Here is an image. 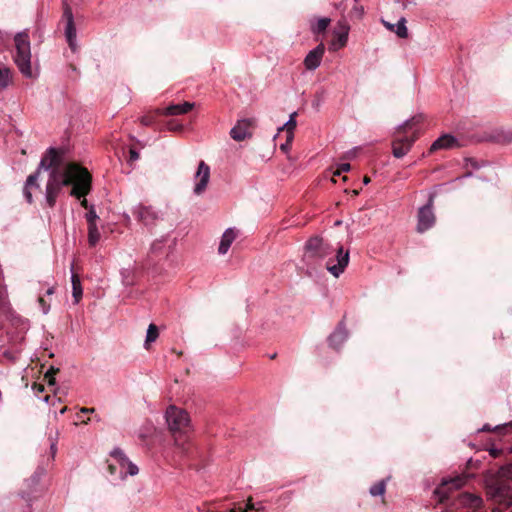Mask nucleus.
Here are the masks:
<instances>
[{
    "label": "nucleus",
    "mask_w": 512,
    "mask_h": 512,
    "mask_svg": "<svg viewBox=\"0 0 512 512\" xmlns=\"http://www.w3.org/2000/svg\"><path fill=\"white\" fill-rule=\"evenodd\" d=\"M72 184L71 195L81 198L88 194L91 176L88 171L77 164L70 163L65 169H54L49 174L46 184L45 199L49 207H53L64 186Z\"/></svg>",
    "instance_id": "obj_1"
},
{
    "label": "nucleus",
    "mask_w": 512,
    "mask_h": 512,
    "mask_svg": "<svg viewBox=\"0 0 512 512\" xmlns=\"http://www.w3.org/2000/svg\"><path fill=\"white\" fill-rule=\"evenodd\" d=\"M305 257L326 259V268L334 276L339 277L349 263V251L342 245H333L319 236L311 237L305 244Z\"/></svg>",
    "instance_id": "obj_2"
},
{
    "label": "nucleus",
    "mask_w": 512,
    "mask_h": 512,
    "mask_svg": "<svg viewBox=\"0 0 512 512\" xmlns=\"http://www.w3.org/2000/svg\"><path fill=\"white\" fill-rule=\"evenodd\" d=\"M166 423L174 436L175 447L181 455L188 451L187 440L182 438L189 431L190 419L187 412L175 406H169L165 413Z\"/></svg>",
    "instance_id": "obj_3"
},
{
    "label": "nucleus",
    "mask_w": 512,
    "mask_h": 512,
    "mask_svg": "<svg viewBox=\"0 0 512 512\" xmlns=\"http://www.w3.org/2000/svg\"><path fill=\"white\" fill-rule=\"evenodd\" d=\"M14 42V62L25 77L31 78L33 76L31 67L32 55L28 33L25 31L17 33L14 37Z\"/></svg>",
    "instance_id": "obj_4"
},
{
    "label": "nucleus",
    "mask_w": 512,
    "mask_h": 512,
    "mask_svg": "<svg viewBox=\"0 0 512 512\" xmlns=\"http://www.w3.org/2000/svg\"><path fill=\"white\" fill-rule=\"evenodd\" d=\"M490 494L499 503L512 505V466L501 469L499 479L490 487Z\"/></svg>",
    "instance_id": "obj_5"
},
{
    "label": "nucleus",
    "mask_w": 512,
    "mask_h": 512,
    "mask_svg": "<svg viewBox=\"0 0 512 512\" xmlns=\"http://www.w3.org/2000/svg\"><path fill=\"white\" fill-rule=\"evenodd\" d=\"M68 164L69 163L62 165L61 156L58 151L54 148H49L46 154L42 157L37 170H39V172L42 170H50L51 172L56 168L65 169Z\"/></svg>",
    "instance_id": "obj_6"
},
{
    "label": "nucleus",
    "mask_w": 512,
    "mask_h": 512,
    "mask_svg": "<svg viewBox=\"0 0 512 512\" xmlns=\"http://www.w3.org/2000/svg\"><path fill=\"white\" fill-rule=\"evenodd\" d=\"M350 26L345 20H340L337 23L336 29L333 31L334 39L331 42L330 49L337 51L346 46L348 42Z\"/></svg>",
    "instance_id": "obj_7"
},
{
    "label": "nucleus",
    "mask_w": 512,
    "mask_h": 512,
    "mask_svg": "<svg viewBox=\"0 0 512 512\" xmlns=\"http://www.w3.org/2000/svg\"><path fill=\"white\" fill-rule=\"evenodd\" d=\"M209 179L210 167L204 161H200L194 176L195 185L193 191L196 195H201L206 190Z\"/></svg>",
    "instance_id": "obj_8"
},
{
    "label": "nucleus",
    "mask_w": 512,
    "mask_h": 512,
    "mask_svg": "<svg viewBox=\"0 0 512 512\" xmlns=\"http://www.w3.org/2000/svg\"><path fill=\"white\" fill-rule=\"evenodd\" d=\"M467 481L466 476H456L454 478H443L441 485L436 488L435 493L439 496V499L443 501L448 497V491L452 489L461 488Z\"/></svg>",
    "instance_id": "obj_9"
},
{
    "label": "nucleus",
    "mask_w": 512,
    "mask_h": 512,
    "mask_svg": "<svg viewBox=\"0 0 512 512\" xmlns=\"http://www.w3.org/2000/svg\"><path fill=\"white\" fill-rule=\"evenodd\" d=\"M435 216L432 210V199L429 203L419 209L417 230L424 232L434 225Z\"/></svg>",
    "instance_id": "obj_10"
},
{
    "label": "nucleus",
    "mask_w": 512,
    "mask_h": 512,
    "mask_svg": "<svg viewBox=\"0 0 512 512\" xmlns=\"http://www.w3.org/2000/svg\"><path fill=\"white\" fill-rule=\"evenodd\" d=\"M415 136H398L392 144V152L394 157L402 158L404 157L411 149L412 144L415 141Z\"/></svg>",
    "instance_id": "obj_11"
},
{
    "label": "nucleus",
    "mask_w": 512,
    "mask_h": 512,
    "mask_svg": "<svg viewBox=\"0 0 512 512\" xmlns=\"http://www.w3.org/2000/svg\"><path fill=\"white\" fill-rule=\"evenodd\" d=\"M324 53V44L321 43L318 46H316L306 55L304 59L305 68L310 71L316 70L321 64Z\"/></svg>",
    "instance_id": "obj_12"
},
{
    "label": "nucleus",
    "mask_w": 512,
    "mask_h": 512,
    "mask_svg": "<svg viewBox=\"0 0 512 512\" xmlns=\"http://www.w3.org/2000/svg\"><path fill=\"white\" fill-rule=\"evenodd\" d=\"M133 215L146 226L152 225L158 219V214L152 207L141 204L134 207Z\"/></svg>",
    "instance_id": "obj_13"
},
{
    "label": "nucleus",
    "mask_w": 512,
    "mask_h": 512,
    "mask_svg": "<svg viewBox=\"0 0 512 512\" xmlns=\"http://www.w3.org/2000/svg\"><path fill=\"white\" fill-rule=\"evenodd\" d=\"M40 173L39 170H36L33 174L29 175L25 181L23 195L29 204L33 202V192L41 190L39 183Z\"/></svg>",
    "instance_id": "obj_14"
},
{
    "label": "nucleus",
    "mask_w": 512,
    "mask_h": 512,
    "mask_svg": "<svg viewBox=\"0 0 512 512\" xmlns=\"http://www.w3.org/2000/svg\"><path fill=\"white\" fill-rule=\"evenodd\" d=\"M112 456L115 457L119 462L121 467V473L124 474V476H135L138 474V467L134 463H132L121 450H114L112 452Z\"/></svg>",
    "instance_id": "obj_15"
},
{
    "label": "nucleus",
    "mask_w": 512,
    "mask_h": 512,
    "mask_svg": "<svg viewBox=\"0 0 512 512\" xmlns=\"http://www.w3.org/2000/svg\"><path fill=\"white\" fill-rule=\"evenodd\" d=\"M64 17L67 20L65 35L68 41L69 46L72 50L76 48V28L74 26L73 13L69 6H66L64 9Z\"/></svg>",
    "instance_id": "obj_16"
},
{
    "label": "nucleus",
    "mask_w": 512,
    "mask_h": 512,
    "mask_svg": "<svg viewBox=\"0 0 512 512\" xmlns=\"http://www.w3.org/2000/svg\"><path fill=\"white\" fill-rule=\"evenodd\" d=\"M251 121L248 119L239 120L236 125L231 129L230 136L235 141H243L251 135L250 132Z\"/></svg>",
    "instance_id": "obj_17"
},
{
    "label": "nucleus",
    "mask_w": 512,
    "mask_h": 512,
    "mask_svg": "<svg viewBox=\"0 0 512 512\" xmlns=\"http://www.w3.org/2000/svg\"><path fill=\"white\" fill-rule=\"evenodd\" d=\"M194 107V103L184 102L179 104H172L164 109H156L157 114L166 116H176L188 113Z\"/></svg>",
    "instance_id": "obj_18"
},
{
    "label": "nucleus",
    "mask_w": 512,
    "mask_h": 512,
    "mask_svg": "<svg viewBox=\"0 0 512 512\" xmlns=\"http://www.w3.org/2000/svg\"><path fill=\"white\" fill-rule=\"evenodd\" d=\"M237 235L238 232L234 228H228L224 231L218 247V253L220 255H225L229 251V248L237 238Z\"/></svg>",
    "instance_id": "obj_19"
},
{
    "label": "nucleus",
    "mask_w": 512,
    "mask_h": 512,
    "mask_svg": "<svg viewBox=\"0 0 512 512\" xmlns=\"http://www.w3.org/2000/svg\"><path fill=\"white\" fill-rule=\"evenodd\" d=\"M458 146L457 139L449 134L442 135L433 142L430 147V151H436L439 149H451Z\"/></svg>",
    "instance_id": "obj_20"
},
{
    "label": "nucleus",
    "mask_w": 512,
    "mask_h": 512,
    "mask_svg": "<svg viewBox=\"0 0 512 512\" xmlns=\"http://www.w3.org/2000/svg\"><path fill=\"white\" fill-rule=\"evenodd\" d=\"M348 338V333L343 324H339L329 337V343L334 348H339Z\"/></svg>",
    "instance_id": "obj_21"
},
{
    "label": "nucleus",
    "mask_w": 512,
    "mask_h": 512,
    "mask_svg": "<svg viewBox=\"0 0 512 512\" xmlns=\"http://www.w3.org/2000/svg\"><path fill=\"white\" fill-rule=\"evenodd\" d=\"M296 116L297 112H293L290 114L289 119L287 122L283 124L280 128H278V132H285V134H288V141L293 140L294 138V130L296 128L297 122H296Z\"/></svg>",
    "instance_id": "obj_22"
},
{
    "label": "nucleus",
    "mask_w": 512,
    "mask_h": 512,
    "mask_svg": "<svg viewBox=\"0 0 512 512\" xmlns=\"http://www.w3.org/2000/svg\"><path fill=\"white\" fill-rule=\"evenodd\" d=\"M71 271H73V264L71 265ZM71 283H72V295L74 298V302L78 303L82 298L83 290L81 285V280L77 274L72 272L71 275Z\"/></svg>",
    "instance_id": "obj_23"
},
{
    "label": "nucleus",
    "mask_w": 512,
    "mask_h": 512,
    "mask_svg": "<svg viewBox=\"0 0 512 512\" xmlns=\"http://www.w3.org/2000/svg\"><path fill=\"white\" fill-rule=\"evenodd\" d=\"M11 82V70L3 62L0 61V91L6 89Z\"/></svg>",
    "instance_id": "obj_24"
},
{
    "label": "nucleus",
    "mask_w": 512,
    "mask_h": 512,
    "mask_svg": "<svg viewBox=\"0 0 512 512\" xmlns=\"http://www.w3.org/2000/svg\"><path fill=\"white\" fill-rule=\"evenodd\" d=\"M461 503L470 508L477 509L482 505V498L475 494L464 493L461 495Z\"/></svg>",
    "instance_id": "obj_25"
},
{
    "label": "nucleus",
    "mask_w": 512,
    "mask_h": 512,
    "mask_svg": "<svg viewBox=\"0 0 512 512\" xmlns=\"http://www.w3.org/2000/svg\"><path fill=\"white\" fill-rule=\"evenodd\" d=\"M100 232L97 224L88 225V242L90 246H95L100 240Z\"/></svg>",
    "instance_id": "obj_26"
},
{
    "label": "nucleus",
    "mask_w": 512,
    "mask_h": 512,
    "mask_svg": "<svg viewBox=\"0 0 512 512\" xmlns=\"http://www.w3.org/2000/svg\"><path fill=\"white\" fill-rule=\"evenodd\" d=\"M158 335V327L155 324H150L146 333L145 347L148 348L151 343L155 342Z\"/></svg>",
    "instance_id": "obj_27"
},
{
    "label": "nucleus",
    "mask_w": 512,
    "mask_h": 512,
    "mask_svg": "<svg viewBox=\"0 0 512 512\" xmlns=\"http://www.w3.org/2000/svg\"><path fill=\"white\" fill-rule=\"evenodd\" d=\"M393 32H395L397 34V36L400 37V38H407L408 30H407V27H406V20H405V18H401L397 22V24L394 27Z\"/></svg>",
    "instance_id": "obj_28"
},
{
    "label": "nucleus",
    "mask_w": 512,
    "mask_h": 512,
    "mask_svg": "<svg viewBox=\"0 0 512 512\" xmlns=\"http://www.w3.org/2000/svg\"><path fill=\"white\" fill-rule=\"evenodd\" d=\"M386 482L381 480L370 487V494L372 496H381L385 493Z\"/></svg>",
    "instance_id": "obj_29"
},
{
    "label": "nucleus",
    "mask_w": 512,
    "mask_h": 512,
    "mask_svg": "<svg viewBox=\"0 0 512 512\" xmlns=\"http://www.w3.org/2000/svg\"><path fill=\"white\" fill-rule=\"evenodd\" d=\"M330 24L329 18H320L317 23L313 26V32L321 33L324 32Z\"/></svg>",
    "instance_id": "obj_30"
},
{
    "label": "nucleus",
    "mask_w": 512,
    "mask_h": 512,
    "mask_svg": "<svg viewBox=\"0 0 512 512\" xmlns=\"http://www.w3.org/2000/svg\"><path fill=\"white\" fill-rule=\"evenodd\" d=\"M155 115H158L155 111L152 114L144 115L140 118V122L144 126H151L155 122Z\"/></svg>",
    "instance_id": "obj_31"
},
{
    "label": "nucleus",
    "mask_w": 512,
    "mask_h": 512,
    "mask_svg": "<svg viewBox=\"0 0 512 512\" xmlns=\"http://www.w3.org/2000/svg\"><path fill=\"white\" fill-rule=\"evenodd\" d=\"M97 219H98V215L96 214L94 209H91L86 214V220H87L88 225L96 224Z\"/></svg>",
    "instance_id": "obj_32"
},
{
    "label": "nucleus",
    "mask_w": 512,
    "mask_h": 512,
    "mask_svg": "<svg viewBox=\"0 0 512 512\" xmlns=\"http://www.w3.org/2000/svg\"><path fill=\"white\" fill-rule=\"evenodd\" d=\"M351 166L349 163H342L338 166L337 171L334 173L335 176H339L344 172H348L350 170Z\"/></svg>",
    "instance_id": "obj_33"
},
{
    "label": "nucleus",
    "mask_w": 512,
    "mask_h": 512,
    "mask_svg": "<svg viewBox=\"0 0 512 512\" xmlns=\"http://www.w3.org/2000/svg\"><path fill=\"white\" fill-rule=\"evenodd\" d=\"M38 303L41 306L43 314H47L50 310V304L46 303V301L42 297H39Z\"/></svg>",
    "instance_id": "obj_34"
},
{
    "label": "nucleus",
    "mask_w": 512,
    "mask_h": 512,
    "mask_svg": "<svg viewBox=\"0 0 512 512\" xmlns=\"http://www.w3.org/2000/svg\"><path fill=\"white\" fill-rule=\"evenodd\" d=\"M162 245H163V240H157V241L153 242L151 245L152 252H158L159 250H161Z\"/></svg>",
    "instance_id": "obj_35"
},
{
    "label": "nucleus",
    "mask_w": 512,
    "mask_h": 512,
    "mask_svg": "<svg viewBox=\"0 0 512 512\" xmlns=\"http://www.w3.org/2000/svg\"><path fill=\"white\" fill-rule=\"evenodd\" d=\"M293 140L288 141V134H286V141L285 143L280 145V149L284 152H287L290 149L291 143Z\"/></svg>",
    "instance_id": "obj_36"
},
{
    "label": "nucleus",
    "mask_w": 512,
    "mask_h": 512,
    "mask_svg": "<svg viewBox=\"0 0 512 512\" xmlns=\"http://www.w3.org/2000/svg\"><path fill=\"white\" fill-rule=\"evenodd\" d=\"M413 121H414L413 119L406 121L403 125H401L399 127L398 133H400L401 130H403L405 132L406 129L411 127V125L413 124Z\"/></svg>",
    "instance_id": "obj_37"
},
{
    "label": "nucleus",
    "mask_w": 512,
    "mask_h": 512,
    "mask_svg": "<svg viewBox=\"0 0 512 512\" xmlns=\"http://www.w3.org/2000/svg\"><path fill=\"white\" fill-rule=\"evenodd\" d=\"M512 430V422L508 423V424H504V425H501V426H496L495 427V430H499V431H502V430Z\"/></svg>",
    "instance_id": "obj_38"
},
{
    "label": "nucleus",
    "mask_w": 512,
    "mask_h": 512,
    "mask_svg": "<svg viewBox=\"0 0 512 512\" xmlns=\"http://www.w3.org/2000/svg\"><path fill=\"white\" fill-rule=\"evenodd\" d=\"M139 159V153L133 149L130 150V160L136 161Z\"/></svg>",
    "instance_id": "obj_39"
},
{
    "label": "nucleus",
    "mask_w": 512,
    "mask_h": 512,
    "mask_svg": "<svg viewBox=\"0 0 512 512\" xmlns=\"http://www.w3.org/2000/svg\"><path fill=\"white\" fill-rule=\"evenodd\" d=\"M167 127L169 130H181L182 129L181 125H174L172 122L168 123Z\"/></svg>",
    "instance_id": "obj_40"
},
{
    "label": "nucleus",
    "mask_w": 512,
    "mask_h": 512,
    "mask_svg": "<svg viewBox=\"0 0 512 512\" xmlns=\"http://www.w3.org/2000/svg\"><path fill=\"white\" fill-rule=\"evenodd\" d=\"M353 10L360 16L364 13V8L362 6H356L353 8Z\"/></svg>",
    "instance_id": "obj_41"
},
{
    "label": "nucleus",
    "mask_w": 512,
    "mask_h": 512,
    "mask_svg": "<svg viewBox=\"0 0 512 512\" xmlns=\"http://www.w3.org/2000/svg\"><path fill=\"white\" fill-rule=\"evenodd\" d=\"M383 24L385 27H387L389 30L393 31L394 30V27L395 25L394 24H391L389 22H386V21H383Z\"/></svg>",
    "instance_id": "obj_42"
},
{
    "label": "nucleus",
    "mask_w": 512,
    "mask_h": 512,
    "mask_svg": "<svg viewBox=\"0 0 512 512\" xmlns=\"http://www.w3.org/2000/svg\"><path fill=\"white\" fill-rule=\"evenodd\" d=\"M93 411H94V409H93V408H82V409L80 410V412H81V413H91V412H93Z\"/></svg>",
    "instance_id": "obj_43"
},
{
    "label": "nucleus",
    "mask_w": 512,
    "mask_h": 512,
    "mask_svg": "<svg viewBox=\"0 0 512 512\" xmlns=\"http://www.w3.org/2000/svg\"><path fill=\"white\" fill-rule=\"evenodd\" d=\"M53 293H54V287L49 288L46 292L47 295H52Z\"/></svg>",
    "instance_id": "obj_44"
},
{
    "label": "nucleus",
    "mask_w": 512,
    "mask_h": 512,
    "mask_svg": "<svg viewBox=\"0 0 512 512\" xmlns=\"http://www.w3.org/2000/svg\"><path fill=\"white\" fill-rule=\"evenodd\" d=\"M490 430H491V427L488 424L484 425L482 428V431H490Z\"/></svg>",
    "instance_id": "obj_45"
},
{
    "label": "nucleus",
    "mask_w": 512,
    "mask_h": 512,
    "mask_svg": "<svg viewBox=\"0 0 512 512\" xmlns=\"http://www.w3.org/2000/svg\"><path fill=\"white\" fill-rule=\"evenodd\" d=\"M364 184H368L370 182V178L369 177H364Z\"/></svg>",
    "instance_id": "obj_46"
},
{
    "label": "nucleus",
    "mask_w": 512,
    "mask_h": 512,
    "mask_svg": "<svg viewBox=\"0 0 512 512\" xmlns=\"http://www.w3.org/2000/svg\"><path fill=\"white\" fill-rule=\"evenodd\" d=\"M66 410H67V408H66V407L62 408V409L60 410V414H64V413L66 412Z\"/></svg>",
    "instance_id": "obj_47"
},
{
    "label": "nucleus",
    "mask_w": 512,
    "mask_h": 512,
    "mask_svg": "<svg viewBox=\"0 0 512 512\" xmlns=\"http://www.w3.org/2000/svg\"><path fill=\"white\" fill-rule=\"evenodd\" d=\"M49 398H50L49 396H45V397H44V401H45V402H48V401H49Z\"/></svg>",
    "instance_id": "obj_48"
},
{
    "label": "nucleus",
    "mask_w": 512,
    "mask_h": 512,
    "mask_svg": "<svg viewBox=\"0 0 512 512\" xmlns=\"http://www.w3.org/2000/svg\"><path fill=\"white\" fill-rule=\"evenodd\" d=\"M86 204H87V201H86V200H83V201H82V205L86 207Z\"/></svg>",
    "instance_id": "obj_49"
}]
</instances>
